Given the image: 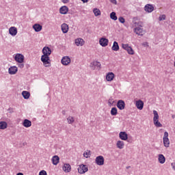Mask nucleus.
Instances as JSON below:
<instances>
[{"mask_svg": "<svg viewBox=\"0 0 175 175\" xmlns=\"http://www.w3.org/2000/svg\"><path fill=\"white\" fill-rule=\"evenodd\" d=\"M42 55L41 56V61L43 63V64L45 66L46 68H47V64H50V57L49 55H51V49L49 46H45L42 49Z\"/></svg>", "mask_w": 175, "mask_h": 175, "instance_id": "1", "label": "nucleus"}, {"mask_svg": "<svg viewBox=\"0 0 175 175\" xmlns=\"http://www.w3.org/2000/svg\"><path fill=\"white\" fill-rule=\"evenodd\" d=\"M154 118H153V122L157 128H161L162 124L159 122V115L158 114V111L156 110L153 111Z\"/></svg>", "mask_w": 175, "mask_h": 175, "instance_id": "2", "label": "nucleus"}, {"mask_svg": "<svg viewBox=\"0 0 175 175\" xmlns=\"http://www.w3.org/2000/svg\"><path fill=\"white\" fill-rule=\"evenodd\" d=\"M164 147L167 148L170 146V141L169 140V133L165 131L163 137Z\"/></svg>", "mask_w": 175, "mask_h": 175, "instance_id": "3", "label": "nucleus"}, {"mask_svg": "<svg viewBox=\"0 0 175 175\" xmlns=\"http://www.w3.org/2000/svg\"><path fill=\"white\" fill-rule=\"evenodd\" d=\"M87 172H88V166H87V165L81 164L78 167V172L80 174H84L87 173Z\"/></svg>", "mask_w": 175, "mask_h": 175, "instance_id": "4", "label": "nucleus"}, {"mask_svg": "<svg viewBox=\"0 0 175 175\" xmlns=\"http://www.w3.org/2000/svg\"><path fill=\"white\" fill-rule=\"evenodd\" d=\"M122 46L124 50H126V51H127L129 55H133L135 54V51L133 50V49H132V47L129 46V44H122Z\"/></svg>", "mask_w": 175, "mask_h": 175, "instance_id": "5", "label": "nucleus"}, {"mask_svg": "<svg viewBox=\"0 0 175 175\" xmlns=\"http://www.w3.org/2000/svg\"><path fill=\"white\" fill-rule=\"evenodd\" d=\"M101 66L102 65L100 64V62L98 61H94L90 63V67L91 68V69H92V70H95L96 68H98V69H100Z\"/></svg>", "mask_w": 175, "mask_h": 175, "instance_id": "6", "label": "nucleus"}, {"mask_svg": "<svg viewBox=\"0 0 175 175\" xmlns=\"http://www.w3.org/2000/svg\"><path fill=\"white\" fill-rule=\"evenodd\" d=\"M95 163L96 165H98V166H102L103 165H105V158L103 156H98L96 157Z\"/></svg>", "mask_w": 175, "mask_h": 175, "instance_id": "7", "label": "nucleus"}, {"mask_svg": "<svg viewBox=\"0 0 175 175\" xmlns=\"http://www.w3.org/2000/svg\"><path fill=\"white\" fill-rule=\"evenodd\" d=\"M71 61L72 60L70 59V57H69V56H64L62 57V59L61 60V63L64 66H68V65H69V64H70Z\"/></svg>", "mask_w": 175, "mask_h": 175, "instance_id": "8", "label": "nucleus"}, {"mask_svg": "<svg viewBox=\"0 0 175 175\" xmlns=\"http://www.w3.org/2000/svg\"><path fill=\"white\" fill-rule=\"evenodd\" d=\"M14 59L16 62H18V64H23V62H24V55L17 53L15 55Z\"/></svg>", "mask_w": 175, "mask_h": 175, "instance_id": "9", "label": "nucleus"}, {"mask_svg": "<svg viewBox=\"0 0 175 175\" xmlns=\"http://www.w3.org/2000/svg\"><path fill=\"white\" fill-rule=\"evenodd\" d=\"M144 10L147 13H152L154 12V5L152 4H146L144 7Z\"/></svg>", "mask_w": 175, "mask_h": 175, "instance_id": "10", "label": "nucleus"}, {"mask_svg": "<svg viewBox=\"0 0 175 175\" xmlns=\"http://www.w3.org/2000/svg\"><path fill=\"white\" fill-rule=\"evenodd\" d=\"M119 110H124L125 109V102L122 100H119L116 105Z\"/></svg>", "mask_w": 175, "mask_h": 175, "instance_id": "11", "label": "nucleus"}, {"mask_svg": "<svg viewBox=\"0 0 175 175\" xmlns=\"http://www.w3.org/2000/svg\"><path fill=\"white\" fill-rule=\"evenodd\" d=\"M134 31L137 35H139V36H143L144 33V31L143 30V28L140 27H137L135 28Z\"/></svg>", "mask_w": 175, "mask_h": 175, "instance_id": "12", "label": "nucleus"}, {"mask_svg": "<svg viewBox=\"0 0 175 175\" xmlns=\"http://www.w3.org/2000/svg\"><path fill=\"white\" fill-rule=\"evenodd\" d=\"M136 107L139 110H143V107L144 106V103L142 100H139L136 101Z\"/></svg>", "mask_w": 175, "mask_h": 175, "instance_id": "13", "label": "nucleus"}, {"mask_svg": "<svg viewBox=\"0 0 175 175\" xmlns=\"http://www.w3.org/2000/svg\"><path fill=\"white\" fill-rule=\"evenodd\" d=\"M62 31L63 33H68V31H69V25L66 23H63L61 25Z\"/></svg>", "mask_w": 175, "mask_h": 175, "instance_id": "14", "label": "nucleus"}, {"mask_svg": "<svg viewBox=\"0 0 175 175\" xmlns=\"http://www.w3.org/2000/svg\"><path fill=\"white\" fill-rule=\"evenodd\" d=\"M18 69L17 68L16 66H11L9 69H8V73L10 75H16L18 72Z\"/></svg>", "mask_w": 175, "mask_h": 175, "instance_id": "15", "label": "nucleus"}, {"mask_svg": "<svg viewBox=\"0 0 175 175\" xmlns=\"http://www.w3.org/2000/svg\"><path fill=\"white\" fill-rule=\"evenodd\" d=\"M63 170L65 173H70L72 170V166H70L69 163H65L63 166Z\"/></svg>", "mask_w": 175, "mask_h": 175, "instance_id": "16", "label": "nucleus"}, {"mask_svg": "<svg viewBox=\"0 0 175 175\" xmlns=\"http://www.w3.org/2000/svg\"><path fill=\"white\" fill-rule=\"evenodd\" d=\"M23 125L25 126V128H29L32 126V122L28 119H25L23 120Z\"/></svg>", "mask_w": 175, "mask_h": 175, "instance_id": "17", "label": "nucleus"}, {"mask_svg": "<svg viewBox=\"0 0 175 175\" xmlns=\"http://www.w3.org/2000/svg\"><path fill=\"white\" fill-rule=\"evenodd\" d=\"M114 77H115L114 73L108 72L106 76V80L107 81H113V80H114Z\"/></svg>", "mask_w": 175, "mask_h": 175, "instance_id": "18", "label": "nucleus"}, {"mask_svg": "<svg viewBox=\"0 0 175 175\" xmlns=\"http://www.w3.org/2000/svg\"><path fill=\"white\" fill-rule=\"evenodd\" d=\"M119 137L121 140H128V134L126 132L121 131L119 133Z\"/></svg>", "mask_w": 175, "mask_h": 175, "instance_id": "19", "label": "nucleus"}, {"mask_svg": "<svg viewBox=\"0 0 175 175\" xmlns=\"http://www.w3.org/2000/svg\"><path fill=\"white\" fill-rule=\"evenodd\" d=\"M9 32L12 36H16L17 35V28L16 27H11L9 29Z\"/></svg>", "mask_w": 175, "mask_h": 175, "instance_id": "20", "label": "nucleus"}, {"mask_svg": "<svg viewBox=\"0 0 175 175\" xmlns=\"http://www.w3.org/2000/svg\"><path fill=\"white\" fill-rule=\"evenodd\" d=\"M69 9L68 8V7L66 5L62 6V8H60L59 9V13L61 14H66L68 12Z\"/></svg>", "mask_w": 175, "mask_h": 175, "instance_id": "21", "label": "nucleus"}, {"mask_svg": "<svg viewBox=\"0 0 175 175\" xmlns=\"http://www.w3.org/2000/svg\"><path fill=\"white\" fill-rule=\"evenodd\" d=\"M158 161L159 163L163 164L165 163V162H166V158L165 157V156H163V154H159L158 157Z\"/></svg>", "mask_w": 175, "mask_h": 175, "instance_id": "22", "label": "nucleus"}, {"mask_svg": "<svg viewBox=\"0 0 175 175\" xmlns=\"http://www.w3.org/2000/svg\"><path fill=\"white\" fill-rule=\"evenodd\" d=\"M42 25H39L38 23H36L33 26V29H34V31L36 32H40V31H42Z\"/></svg>", "mask_w": 175, "mask_h": 175, "instance_id": "23", "label": "nucleus"}, {"mask_svg": "<svg viewBox=\"0 0 175 175\" xmlns=\"http://www.w3.org/2000/svg\"><path fill=\"white\" fill-rule=\"evenodd\" d=\"M52 162L53 165H58V163H59V157L57 155L53 156L52 158Z\"/></svg>", "mask_w": 175, "mask_h": 175, "instance_id": "24", "label": "nucleus"}, {"mask_svg": "<svg viewBox=\"0 0 175 175\" xmlns=\"http://www.w3.org/2000/svg\"><path fill=\"white\" fill-rule=\"evenodd\" d=\"M22 96H23L24 99H29V96H31V94L29 92L23 91L22 92Z\"/></svg>", "mask_w": 175, "mask_h": 175, "instance_id": "25", "label": "nucleus"}, {"mask_svg": "<svg viewBox=\"0 0 175 175\" xmlns=\"http://www.w3.org/2000/svg\"><path fill=\"white\" fill-rule=\"evenodd\" d=\"M100 44H109V40L107 38H101L99 40Z\"/></svg>", "mask_w": 175, "mask_h": 175, "instance_id": "26", "label": "nucleus"}, {"mask_svg": "<svg viewBox=\"0 0 175 175\" xmlns=\"http://www.w3.org/2000/svg\"><path fill=\"white\" fill-rule=\"evenodd\" d=\"M124 142L122 141H118L116 143V146L118 148H120V150H122V148H124Z\"/></svg>", "mask_w": 175, "mask_h": 175, "instance_id": "27", "label": "nucleus"}, {"mask_svg": "<svg viewBox=\"0 0 175 175\" xmlns=\"http://www.w3.org/2000/svg\"><path fill=\"white\" fill-rule=\"evenodd\" d=\"M8 128V123L5 121L0 122V129H6Z\"/></svg>", "mask_w": 175, "mask_h": 175, "instance_id": "28", "label": "nucleus"}, {"mask_svg": "<svg viewBox=\"0 0 175 175\" xmlns=\"http://www.w3.org/2000/svg\"><path fill=\"white\" fill-rule=\"evenodd\" d=\"M75 44H84L85 42L84 40H83V38H77L75 39Z\"/></svg>", "mask_w": 175, "mask_h": 175, "instance_id": "29", "label": "nucleus"}, {"mask_svg": "<svg viewBox=\"0 0 175 175\" xmlns=\"http://www.w3.org/2000/svg\"><path fill=\"white\" fill-rule=\"evenodd\" d=\"M93 12L94 14V16H96V17H98V16H100L101 14L100 10L98 8H94L93 10Z\"/></svg>", "mask_w": 175, "mask_h": 175, "instance_id": "30", "label": "nucleus"}, {"mask_svg": "<svg viewBox=\"0 0 175 175\" xmlns=\"http://www.w3.org/2000/svg\"><path fill=\"white\" fill-rule=\"evenodd\" d=\"M111 114L112 116H117L118 114V110L116 107H112L111 109Z\"/></svg>", "mask_w": 175, "mask_h": 175, "instance_id": "31", "label": "nucleus"}, {"mask_svg": "<svg viewBox=\"0 0 175 175\" xmlns=\"http://www.w3.org/2000/svg\"><path fill=\"white\" fill-rule=\"evenodd\" d=\"M110 18H111V20H113L114 21H116L118 18H117V15L116 14V12H112L110 14Z\"/></svg>", "mask_w": 175, "mask_h": 175, "instance_id": "32", "label": "nucleus"}, {"mask_svg": "<svg viewBox=\"0 0 175 175\" xmlns=\"http://www.w3.org/2000/svg\"><path fill=\"white\" fill-rule=\"evenodd\" d=\"M67 121L68 124H73V122H75V118L73 116H69L67 118Z\"/></svg>", "mask_w": 175, "mask_h": 175, "instance_id": "33", "label": "nucleus"}, {"mask_svg": "<svg viewBox=\"0 0 175 175\" xmlns=\"http://www.w3.org/2000/svg\"><path fill=\"white\" fill-rule=\"evenodd\" d=\"M112 50L113 51H118V50H120V46H118V44H113L112 46Z\"/></svg>", "mask_w": 175, "mask_h": 175, "instance_id": "34", "label": "nucleus"}, {"mask_svg": "<svg viewBox=\"0 0 175 175\" xmlns=\"http://www.w3.org/2000/svg\"><path fill=\"white\" fill-rule=\"evenodd\" d=\"M159 21H163V20H166V15L163 14L159 17Z\"/></svg>", "mask_w": 175, "mask_h": 175, "instance_id": "35", "label": "nucleus"}, {"mask_svg": "<svg viewBox=\"0 0 175 175\" xmlns=\"http://www.w3.org/2000/svg\"><path fill=\"white\" fill-rule=\"evenodd\" d=\"M118 21H120V23H121L122 24H124V23H125V18H124V17L120 16L118 18Z\"/></svg>", "mask_w": 175, "mask_h": 175, "instance_id": "36", "label": "nucleus"}, {"mask_svg": "<svg viewBox=\"0 0 175 175\" xmlns=\"http://www.w3.org/2000/svg\"><path fill=\"white\" fill-rule=\"evenodd\" d=\"M108 104L109 105H114V100L112 98H109L108 100Z\"/></svg>", "mask_w": 175, "mask_h": 175, "instance_id": "37", "label": "nucleus"}, {"mask_svg": "<svg viewBox=\"0 0 175 175\" xmlns=\"http://www.w3.org/2000/svg\"><path fill=\"white\" fill-rule=\"evenodd\" d=\"M39 175H47V172L45 170H42L39 172Z\"/></svg>", "mask_w": 175, "mask_h": 175, "instance_id": "38", "label": "nucleus"}, {"mask_svg": "<svg viewBox=\"0 0 175 175\" xmlns=\"http://www.w3.org/2000/svg\"><path fill=\"white\" fill-rule=\"evenodd\" d=\"M18 68H20L21 69H23V68H24V64H23V63H19V64H18Z\"/></svg>", "mask_w": 175, "mask_h": 175, "instance_id": "39", "label": "nucleus"}, {"mask_svg": "<svg viewBox=\"0 0 175 175\" xmlns=\"http://www.w3.org/2000/svg\"><path fill=\"white\" fill-rule=\"evenodd\" d=\"M111 3H114V5H117V0H109Z\"/></svg>", "mask_w": 175, "mask_h": 175, "instance_id": "40", "label": "nucleus"}, {"mask_svg": "<svg viewBox=\"0 0 175 175\" xmlns=\"http://www.w3.org/2000/svg\"><path fill=\"white\" fill-rule=\"evenodd\" d=\"M171 166L174 170H175V163H171Z\"/></svg>", "mask_w": 175, "mask_h": 175, "instance_id": "41", "label": "nucleus"}, {"mask_svg": "<svg viewBox=\"0 0 175 175\" xmlns=\"http://www.w3.org/2000/svg\"><path fill=\"white\" fill-rule=\"evenodd\" d=\"M62 2H63V3H68L69 0H62Z\"/></svg>", "mask_w": 175, "mask_h": 175, "instance_id": "42", "label": "nucleus"}, {"mask_svg": "<svg viewBox=\"0 0 175 175\" xmlns=\"http://www.w3.org/2000/svg\"><path fill=\"white\" fill-rule=\"evenodd\" d=\"M83 155H84V157H85V158H88V152H85V153H84L83 154Z\"/></svg>", "mask_w": 175, "mask_h": 175, "instance_id": "43", "label": "nucleus"}, {"mask_svg": "<svg viewBox=\"0 0 175 175\" xmlns=\"http://www.w3.org/2000/svg\"><path fill=\"white\" fill-rule=\"evenodd\" d=\"M8 111H10V113H13V109L9 108Z\"/></svg>", "mask_w": 175, "mask_h": 175, "instance_id": "44", "label": "nucleus"}, {"mask_svg": "<svg viewBox=\"0 0 175 175\" xmlns=\"http://www.w3.org/2000/svg\"><path fill=\"white\" fill-rule=\"evenodd\" d=\"M81 1H82L83 3H87V2H88V0H81Z\"/></svg>", "mask_w": 175, "mask_h": 175, "instance_id": "45", "label": "nucleus"}, {"mask_svg": "<svg viewBox=\"0 0 175 175\" xmlns=\"http://www.w3.org/2000/svg\"><path fill=\"white\" fill-rule=\"evenodd\" d=\"M16 175H24V174H23L21 172H18Z\"/></svg>", "mask_w": 175, "mask_h": 175, "instance_id": "46", "label": "nucleus"}, {"mask_svg": "<svg viewBox=\"0 0 175 175\" xmlns=\"http://www.w3.org/2000/svg\"><path fill=\"white\" fill-rule=\"evenodd\" d=\"M113 44H118V42L117 41L113 42Z\"/></svg>", "mask_w": 175, "mask_h": 175, "instance_id": "47", "label": "nucleus"}, {"mask_svg": "<svg viewBox=\"0 0 175 175\" xmlns=\"http://www.w3.org/2000/svg\"><path fill=\"white\" fill-rule=\"evenodd\" d=\"M102 47H106V46H107V44H101Z\"/></svg>", "mask_w": 175, "mask_h": 175, "instance_id": "48", "label": "nucleus"}, {"mask_svg": "<svg viewBox=\"0 0 175 175\" xmlns=\"http://www.w3.org/2000/svg\"><path fill=\"white\" fill-rule=\"evenodd\" d=\"M131 167V166H127L126 167V169H129Z\"/></svg>", "mask_w": 175, "mask_h": 175, "instance_id": "49", "label": "nucleus"}, {"mask_svg": "<svg viewBox=\"0 0 175 175\" xmlns=\"http://www.w3.org/2000/svg\"><path fill=\"white\" fill-rule=\"evenodd\" d=\"M172 118H174V116H172Z\"/></svg>", "mask_w": 175, "mask_h": 175, "instance_id": "50", "label": "nucleus"}, {"mask_svg": "<svg viewBox=\"0 0 175 175\" xmlns=\"http://www.w3.org/2000/svg\"><path fill=\"white\" fill-rule=\"evenodd\" d=\"M77 46H80L79 44H77Z\"/></svg>", "mask_w": 175, "mask_h": 175, "instance_id": "51", "label": "nucleus"}]
</instances>
